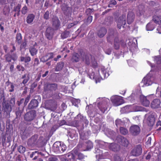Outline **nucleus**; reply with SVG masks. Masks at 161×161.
I'll list each match as a JSON object with an SVG mask.
<instances>
[{
  "mask_svg": "<svg viewBox=\"0 0 161 161\" xmlns=\"http://www.w3.org/2000/svg\"><path fill=\"white\" fill-rule=\"evenodd\" d=\"M130 131L133 135L136 136L140 133V129L138 125H133L130 127Z\"/></svg>",
  "mask_w": 161,
  "mask_h": 161,
  "instance_id": "obj_7",
  "label": "nucleus"
},
{
  "mask_svg": "<svg viewBox=\"0 0 161 161\" xmlns=\"http://www.w3.org/2000/svg\"><path fill=\"white\" fill-rule=\"evenodd\" d=\"M92 16H89L87 20H88V22L89 23H90L91 22H92Z\"/></svg>",
  "mask_w": 161,
  "mask_h": 161,
  "instance_id": "obj_59",
  "label": "nucleus"
},
{
  "mask_svg": "<svg viewBox=\"0 0 161 161\" xmlns=\"http://www.w3.org/2000/svg\"><path fill=\"white\" fill-rule=\"evenodd\" d=\"M80 58V57L79 54L77 53H74L71 58V61L73 62H77L79 61Z\"/></svg>",
  "mask_w": 161,
  "mask_h": 161,
  "instance_id": "obj_24",
  "label": "nucleus"
},
{
  "mask_svg": "<svg viewBox=\"0 0 161 161\" xmlns=\"http://www.w3.org/2000/svg\"><path fill=\"white\" fill-rule=\"evenodd\" d=\"M38 101L35 99L31 100L29 103L28 107L29 108H34L38 106Z\"/></svg>",
  "mask_w": 161,
  "mask_h": 161,
  "instance_id": "obj_17",
  "label": "nucleus"
},
{
  "mask_svg": "<svg viewBox=\"0 0 161 161\" xmlns=\"http://www.w3.org/2000/svg\"><path fill=\"white\" fill-rule=\"evenodd\" d=\"M20 61L22 62L24 61L25 63H27L30 62L31 61V58L29 57H21L20 58Z\"/></svg>",
  "mask_w": 161,
  "mask_h": 161,
  "instance_id": "obj_37",
  "label": "nucleus"
},
{
  "mask_svg": "<svg viewBox=\"0 0 161 161\" xmlns=\"http://www.w3.org/2000/svg\"><path fill=\"white\" fill-rule=\"evenodd\" d=\"M61 142H56L53 145V149L55 152L58 153L60 151L59 147L61 146Z\"/></svg>",
  "mask_w": 161,
  "mask_h": 161,
  "instance_id": "obj_19",
  "label": "nucleus"
},
{
  "mask_svg": "<svg viewBox=\"0 0 161 161\" xmlns=\"http://www.w3.org/2000/svg\"><path fill=\"white\" fill-rule=\"evenodd\" d=\"M22 41V36L21 34L18 33L17 34L16 37V41L19 44H20Z\"/></svg>",
  "mask_w": 161,
  "mask_h": 161,
  "instance_id": "obj_38",
  "label": "nucleus"
},
{
  "mask_svg": "<svg viewBox=\"0 0 161 161\" xmlns=\"http://www.w3.org/2000/svg\"><path fill=\"white\" fill-rule=\"evenodd\" d=\"M94 77L95 78L96 83H97V82H100V80L103 79L101 76H100V77L98 78V79H97V78L95 77Z\"/></svg>",
  "mask_w": 161,
  "mask_h": 161,
  "instance_id": "obj_54",
  "label": "nucleus"
},
{
  "mask_svg": "<svg viewBox=\"0 0 161 161\" xmlns=\"http://www.w3.org/2000/svg\"><path fill=\"white\" fill-rule=\"evenodd\" d=\"M64 64L63 62H60L58 64L55 69V71H58L61 70L64 66Z\"/></svg>",
  "mask_w": 161,
  "mask_h": 161,
  "instance_id": "obj_33",
  "label": "nucleus"
},
{
  "mask_svg": "<svg viewBox=\"0 0 161 161\" xmlns=\"http://www.w3.org/2000/svg\"><path fill=\"white\" fill-rule=\"evenodd\" d=\"M154 61L158 64H160L161 62V57L158 56L154 57Z\"/></svg>",
  "mask_w": 161,
  "mask_h": 161,
  "instance_id": "obj_42",
  "label": "nucleus"
},
{
  "mask_svg": "<svg viewBox=\"0 0 161 161\" xmlns=\"http://www.w3.org/2000/svg\"><path fill=\"white\" fill-rule=\"evenodd\" d=\"M108 147L110 150L114 152L117 151L119 149V146L115 143H109V145Z\"/></svg>",
  "mask_w": 161,
  "mask_h": 161,
  "instance_id": "obj_12",
  "label": "nucleus"
},
{
  "mask_svg": "<svg viewBox=\"0 0 161 161\" xmlns=\"http://www.w3.org/2000/svg\"><path fill=\"white\" fill-rule=\"evenodd\" d=\"M30 96H29L25 98V100L24 103V104L25 105H26L27 104L29 101V100L30 99Z\"/></svg>",
  "mask_w": 161,
  "mask_h": 161,
  "instance_id": "obj_56",
  "label": "nucleus"
},
{
  "mask_svg": "<svg viewBox=\"0 0 161 161\" xmlns=\"http://www.w3.org/2000/svg\"><path fill=\"white\" fill-rule=\"evenodd\" d=\"M62 153L64 152L66 149V146L63 143L61 142V146H60Z\"/></svg>",
  "mask_w": 161,
  "mask_h": 161,
  "instance_id": "obj_45",
  "label": "nucleus"
},
{
  "mask_svg": "<svg viewBox=\"0 0 161 161\" xmlns=\"http://www.w3.org/2000/svg\"><path fill=\"white\" fill-rule=\"evenodd\" d=\"M36 46L34 45L33 47H31L29 49V51L31 55L33 56L36 55L37 52V50L35 47Z\"/></svg>",
  "mask_w": 161,
  "mask_h": 161,
  "instance_id": "obj_29",
  "label": "nucleus"
},
{
  "mask_svg": "<svg viewBox=\"0 0 161 161\" xmlns=\"http://www.w3.org/2000/svg\"><path fill=\"white\" fill-rule=\"evenodd\" d=\"M119 42L117 41L116 40L114 41V48L116 49H118L119 48Z\"/></svg>",
  "mask_w": 161,
  "mask_h": 161,
  "instance_id": "obj_46",
  "label": "nucleus"
},
{
  "mask_svg": "<svg viewBox=\"0 0 161 161\" xmlns=\"http://www.w3.org/2000/svg\"><path fill=\"white\" fill-rule=\"evenodd\" d=\"M107 69H106L104 67H102L101 69V71L102 73L103 78L104 79L106 77H108L109 75V73L108 72L107 73Z\"/></svg>",
  "mask_w": 161,
  "mask_h": 161,
  "instance_id": "obj_32",
  "label": "nucleus"
},
{
  "mask_svg": "<svg viewBox=\"0 0 161 161\" xmlns=\"http://www.w3.org/2000/svg\"><path fill=\"white\" fill-rule=\"evenodd\" d=\"M28 10V8L25 5L22 8L21 13L22 14H25L27 13Z\"/></svg>",
  "mask_w": 161,
  "mask_h": 161,
  "instance_id": "obj_44",
  "label": "nucleus"
},
{
  "mask_svg": "<svg viewBox=\"0 0 161 161\" xmlns=\"http://www.w3.org/2000/svg\"><path fill=\"white\" fill-rule=\"evenodd\" d=\"M22 78L24 79L22 83L24 84L27 83L30 79L29 75L26 74H25L23 75Z\"/></svg>",
  "mask_w": 161,
  "mask_h": 161,
  "instance_id": "obj_35",
  "label": "nucleus"
},
{
  "mask_svg": "<svg viewBox=\"0 0 161 161\" xmlns=\"http://www.w3.org/2000/svg\"><path fill=\"white\" fill-rule=\"evenodd\" d=\"M115 124L116 126L118 127L119 126L120 127L121 125H123L124 124V123L120 119H117L115 121Z\"/></svg>",
  "mask_w": 161,
  "mask_h": 161,
  "instance_id": "obj_36",
  "label": "nucleus"
},
{
  "mask_svg": "<svg viewBox=\"0 0 161 161\" xmlns=\"http://www.w3.org/2000/svg\"><path fill=\"white\" fill-rule=\"evenodd\" d=\"M17 68L19 71L21 70L22 71H23L25 70V69L23 67L19 65L17 66Z\"/></svg>",
  "mask_w": 161,
  "mask_h": 161,
  "instance_id": "obj_51",
  "label": "nucleus"
},
{
  "mask_svg": "<svg viewBox=\"0 0 161 161\" xmlns=\"http://www.w3.org/2000/svg\"><path fill=\"white\" fill-rule=\"evenodd\" d=\"M96 142L97 144V147L102 148H105L109 145V143L101 141L96 140Z\"/></svg>",
  "mask_w": 161,
  "mask_h": 161,
  "instance_id": "obj_13",
  "label": "nucleus"
},
{
  "mask_svg": "<svg viewBox=\"0 0 161 161\" xmlns=\"http://www.w3.org/2000/svg\"><path fill=\"white\" fill-rule=\"evenodd\" d=\"M158 161H161V152L160 153L158 156Z\"/></svg>",
  "mask_w": 161,
  "mask_h": 161,
  "instance_id": "obj_64",
  "label": "nucleus"
},
{
  "mask_svg": "<svg viewBox=\"0 0 161 161\" xmlns=\"http://www.w3.org/2000/svg\"><path fill=\"white\" fill-rule=\"evenodd\" d=\"M153 20L157 24L161 25V15H155Z\"/></svg>",
  "mask_w": 161,
  "mask_h": 161,
  "instance_id": "obj_22",
  "label": "nucleus"
},
{
  "mask_svg": "<svg viewBox=\"0 0 161 161\" xmlns=\"http://www.w3.org/2000/svg\"><path fill=\"white\" fill-rule=\"evenodd\" d=\"M131 106V108H133V111L136 112L144 111V108L140 106L137 105Z\"/></svg>",
  "mask_w": 161,
  "mask_h": 161,
  "instance_id": "obj_30",
  "label": "nucleus"
},
{
  "mask_svg": "<svg viewBox=\"0 0 161 161\" xmlns=\"http://www.w3.org/2000/svg\"><path fill=\"white\" fill-rule=\"evenodd\" d=\"M37 139V135L33 136L30 139L28 140L27 144L29 146H33L36 143Z\"/></svg>",
  "mask_w": 161,
  "mask_h": 161,
  "instance_id": "obj_14",
  "label": "nucleus"
},
{
  "mask_svg": "<svg viewBox=\"0 0 161 161\" xmlns=\"http://www.w3.org/2000/svg\"><path fill=\"white\" fill-rule=\"evenodd\" d=\"M114 161H121V159L119 156L115 155L114 157Z\"/></svg>",
  "mask_w": 161,
  "mask_h": 161,
  "instance_id": "obj_50",
  "label": "nucleus"
},
{
  "mask_svg": "<svg viewBox=\"0 0 161 161\" xmlns=\"http://www.w3.org/2000/svg\"><path fill=\"white\" fill-rule=\"evenodd\" d=\"M157 117V115L155 113H152L149 115L147 119V123L150 126H153L155 123V119Z\"/></svg>",
  "mask_w": 161,
  "mask_h": 161,
  "instance_id": "obj_6",
  "label": "nucleus"
},
{
  "mask_svg": "<svg viewBox=\"0 0 161 161\" xmlns=\"http://www.w3.org/2000/svg\"><path fill=\"white\" fill-rule=\"evenodd\" d=\"M97 101H101L100 102L98 103V107L103 113H104L107 109L108 104L109 101V100L106 98H99L97 99Z\"/></svg>",
  "mask_w": 161,
  "mask_h": 161,
  "instance_id": "obj_1",
  "label": "nucleus"
},
{
  "mask_svg": "<svg viewBox=\"0 0 161 161\" xmlns=\"http://www.w3.org/2000/svg\"><path fill=\"white\" fill-rule=\"evenodd\" d=\"M14 57H13V56L11 57L12 59H13L14 60H16L17 58V56L16 55V54H14Z\"/></svg>",
  "mask_w": 161,
  "mask_h": 161,
  "instance_id": "obj_62",
  "label": "nucleus"
},
{
  "mask_svg": "<svg viewBox=\"0 0 161 161\" xmlns=\"http://www.w3.org/2000/svg\"><path fill=\"white\" fill-rule=\"evenodd\" d=\"M150 96L147 97H146L144 96L143 95H141L140 96V99L141 101L142 102V104L146 107L148 106L150 104V102L147 99H149Z\"/></svg>",
  "mask_w": 161,
  "mask_h": 161,
  "instance_id": "obj_10",
  "label": "nucleus"
},
{
  "mask_svg": "<svg viewBox=\"0 0 161 161\" xmlns=\"http://www.w3.org/2000/svg\"><path fill=\"white\" fill-rule=\"evenodd\" d=\"M116 141L120 145L125 147H127L129 144V142L126 138L120 136L117 137Z\"/></svg>",
  "mask_w": 161,
  "mask_h": 161,
  "instance_id": "obj_4",
  "label": "nucleus"
},
{
  "mask_svg": "<svg viewBox=\"0 0 161 161\" xmlns=\"http://www.w3.org/2000/svg\"><path fill=\"white\" fill-rule=\"evenodd\" d=\"M53 31V29L51 27H48L46 30V36L49 39L51 38Z\"/></svg>",
  "mask_w": 161,
  "mask_h": 161,
  "instance_id": "obj_25",
  "label": "nucleus"
},
{
  "mask_svg": "<svg viewBox=\"0 0 161 161\" xmlns=\"http://www.w3.org/2000/svg\"><path fill=\"white\" fill-rule=\"evenodd\" d=\"M161 30V27H159L157 28V30L158 31V33L159 34H161V31H160Z\"/></svg>",
  "mask_w": 161,
  "mask_h": 161,
  "instance_id": "obj_63",
  "label": "nucleus"
},
{
  "mask_svg": "<svg viewBox=\"0 0 161 161\" xmlns=\"http://www.w3.org/2000/svg\"><path fill=\"white\" fill-rule=\"evenodd\" d=\"M120 133L123 135H126L128 133V130L123 127H120Z\"/></svg>",
  "mask_w": 161,
  "mask_h": 161,
  "instance_id": "obj_41",
  "label": "nucleus"
},
{
  "mask_svg": "<svg viewBox=\"0 0 161 161\" xmlns=\"http://www.w3.org/2000/svg\"><path fill=\"white\" fill-rule=\"evenodd\" d=\"M61 58V56L60 55H58L57 56V58H55L54 59V60L55 61H57L58 60Z\"/></svg>",
  "mask_w": 161,
  "mask_h": 161,
  "instance_id": "obj_61",
  "label": "nucleus"
},
{
  "mask_svg": "<svg viewBox=\"0 0 161 161\" xmlns=\"http://www.w3.org/2000/svg\"><path fill=\"white\" fill-rule=\"evenodd\" d=\"M111 100L115 106H119L123 103V100L122 97L116 96L112 97Z\"/></svg>",
  "mask_w": 161,
  "mask_h": 161,
  "instance_id": "obj_3",
  "label": "nucleus"
},
{
  "mask_svg": "<svg viewBox=\"0 0 161 161\" xmlns=\"http://www.w3.org/2000/svg\"><path fill=\"white\" fill-rule=\"evenodd\" d=\"M85 145L86 147V149L84 151H87L90 150L93 147V145L92 142L90 141H88L86 142Z\"/></svg>",
  "mask_w": 161,
  "mask_h": 161,
  "instance_id": "obj_31",
  "label": "nucleus"
},
{
  "mask_svg": "<svg viewBox=\"0 0 161 161\" xmlns=\"http://www.w3.org/2000/svg\"><path fill=\"white\" fill-rule=\"evenodd\" d=\"M77 155L73 154L72 153H69L67 154V158L70 160V161H77Z\"/></svg>",
  "mask_w": 161,
  "mask_h": 161,
  "instance_id": "obj_23",
  "label": "nucleus"
},
{
  "mask_svg": "<svg viewBox=\"0 0 161 161\" xmlns=\"http://www.w3.org/2000/svg\"><path fill=\"white\" fill-rule=\"evenodd\" d=\"M18 151L21 153H24L25 151V148L22 146H19L18 147Z\"/></svg>",
  "mask_w": 161,
  "mask_h": 161,
  "instance_id": "obj_40",
  "label": "nucleus"
},
{
  "mask_svg": "<svg viewBox=\"0 0 161 161\" xmlns=\"http://www.w3.org/2000/svg\"><path fill=\"white\" fill-rule=\"evenodd\" d=\"M108 136L113 139L115 140L117 138L115 137L116 133L113 130H108L106 133Z\"/></svg>",
  "mask_w": 161,
  "mask_h": 161,
  "instance_id": "obj_18",
  "label": "nucleus"
},
{
  "mask_svg": "<svg viewBox=\"0 0 161 161\" xmlns=\"http://www.w3.org/2000/svg\"><path fill=\"white\" fill-rule=\"evenodd\" d=\"M49 13L48 11H47L45 13L44 15V18L47 19H48L49 16Z\"/></svg>",
  "mask_w": 161,
  "mask_h": 161,
  "instance_id": "obj_52",
  "label": "nucleus"
},
{
  "mask_svg": "<svg viewBox=\"0 0 161 161\" xmlns=\"http://www.w3.org/2000/svg\"><path fill=\"white\" fill-rule=\"evenodd\" d=\"M160 100L156 99L154 100L152 102L151 106L152 108H158L160 105Z\"/></svg>",
  "mask_w": 161,
  "mask_h": 161,
  "instance_id": "obj_16",
  "label": "nucleus"
},
{
  "mask_svg": "<svg viewBox=\"0 0 161 161\" xmlns=\"http://www.w3.org/2000/svg\"><path fill=\"white\" fill-rule=\"evenodd\" d=\"M6 59L8 62H10L11 60V57L9 55H6Z\"/></svg>",
  "mask_w": 161,
  "mask_h": 161,
  "instance_id": "obj_53",
  "label": "nucleus"
},
{
  "mask_svg": "<svg viewBox=\"0 0 161 161\" xmlns=\"http://www.w3.org/2000/svg\"><path fill=\"white\" fill-rule=\"evenodd\" d=\"M142 7H143L142 6H141L139 7V12L137 13V14L138 15L140 16L143 14L144 10L142 9Z\"/></svg>",
  "mask_w": 161,
  "mask_h": 161,
  "instance_id": "obj_48",
  "label": "nucleus"
},
{
  "mask_svg": "<svg viewBox=\"0 0 161 161\" xmlns=\"http://www.w3.org/2000/svg\"><path fill=\"white\" fill-rule=\"evenodd\" d=\"M77 156L78 159L79 160H81L84 158V155L81 153H78L77 155L76 156Z\"/></svg>",
  "mask_w": 161,
  "mask_h": 161,
  "instance_id": "obj_49",
  "label": "nucleus"
},
{
  "mask_svg": "<svg viewBox=\"0 0 161 161\" xmlns=\"http://www.w3.org/2000/svg\"><path fill=\"white\" fill-rule=\"evenodd\" d=\"M35 18V15L32 14H28L27 17L26 21L28 24H32Z\"/></svg>",
  "mask_w": 161,
  "mask_h": 161,
  "instance_id": "obj_20",
  "label": "nucleus"
},
{
  "mask_svg": "<svg viewBox=\"0 0 161 161\" xmlns=\"http://www.w3.org/2000/svg\"><path fill=\"white\" fill-rule=\"evenodd\" d=\"M35 64H36L37 65H38L39 64V61L37 58H35Z\"/></svg>",
  "mask_w": 161,
  "mask_h": 161,
  "instance_id": "obj_60",
  "label": "nucleus"
},
{
  "mask_svg": "<svg viewBox=\"0 0 161 161\" xmlns=\"http://www.w3.org/2000/svg\"><path fill=\"white\" fill-rule=\"evenodd\" d=\"M93 12V10L92 9L89 8L86 9V12L87 14H89Z\"/></svg>",
  "mask_w": 161,
  "mask_h": 161,
  "instance_id": "obj_58",
  "label": "nucleus"
},
{
  "mask_svg": "<svg viewBox=\"0 0 161 161\" xmlns=\"http://www.w3.org/2000/svg\"><path fill=\"white\" fill-rule=\"evenodd\" d=\"M80 137L82 140H86L88 137V135L87 133H81L80 134Z\"/></svg>",
  "mask_w": 161,
  "mask_h": 161,
  "instance_id": "obj_39",
  "label": "nucleus"
},
{
  "mask_svg": "<svg viewBox=\"0 0 161 161\" xmlns=\"http://www.w3.org/2000/svg\"><path fill=\"white\" fill-rule=\"evenodd\" d=\"M131 107V106H125L121 108L120 112L122 114L129 113L131 111L130 110Z\"/></svg>",
  "mask_w": 161,
  "mask_h": 161,
  "instance_id": "obj_26",
  "label": "nucleus"
},
{
  "mask_svg": "<svg viewBox=\"0 0 161 161\" xmlns=\"http://www.w3.org/2000/svg\"><path fill=\"white\" fill-rule=\"evenodd\" d=\"M153 77L149 73L145 77L141 83V85L143 87L151 85L153 82Z\"/></svg>",
  "mask_w": 161,
  "mask_h": 161,
  "instance_id": "obj_2",
  "label": "nucleus"
},
{
  "mask_svg": "<svg viewBox=\"0 0 161 161\" xmlns=\"http://www.w3.org/2000/svg\"><path fill=\"white\" fill-rule=\"evenodd\" d=\"M26 42H23L21 45L20 48H21V49L23 48H25L26 47Z\"/></svg>",
  "mask_w": 161,
  "mask_h": 161,
  "instance_id": "obj_57",
  "label": "nucleus"
},
{
  "mask_svg": "<svg viewBox=\"0 0 161 161\" xmlns=\"http://www.w3.org/2000/svg\"><path fill=\"white\" fill-rule=\"evenodd\" d=\"M57 88V85L55 84H48L47 86V89L51 91H55Z\"/></svg>",
  "mask_w": 161,
  "mask_h": 161,
  "instance_id": "obj_28",
  "label": "nucleus"
},
{
  "mask_svg": "<svg viewBox=\"0 0 161 161\" xmlns=\"http://www.w3.org/2000/svg\"><path fill=\"white\" fill-rule=\"evenodd\" d=\"M53 54L52 53H48L43 56L41 59V61L45 62L53 58Z\"/></svg>",
  "mask_w": 161,
  "mask_h": 161,
  "instance_id": "obj_11",
  "label": "nucleus"
},
{
  "mask_svg": "<svg viewBox=\"0 0 161 161\" xmlns=\"http://www.w3.org/2000/svg\"><path fill=\"white\" fill-rule=\"evenodd\" d=\"M117 26L119 29H120L122 25H125L126 23V16L122 15L120 16L117 21Z\"/></svg>",
  "mask_w": 161,
  "mask_h": 161,
  "instance_id": "obj_8",
  "label": "nucleus"
},
{
  "mask_svg": "<svg viewBox=\"0 0 161 161\" xmlns=\"http://www.w3.org/2000/svg\"><path fill=\"white\" fill-rule=\"evenodd\" d=\"M52 21L53 26L55 29H57L60 25L58 19L56 17H55L52 19Z\"/></svg>",
  "mask_w": 161,
  "mask_h": 161,
  "instance_id": "obj_21",
  "label": "nucleus"
},
{
  "mask_svg": "<svg viewBox=\"0 0 161 161\" xmlns=\"http://www.w3.org/2000/svg\"><path fill=\"white\" fill-rule=\"evenodd\" d=\"M107 32L106 29L104 28H101L97 33L98 36L100 37H103Z\"/></svg>",
  "mask_w": 161,
  "mask_h": 161,
  "instance_id": "obj_27",
  "label": "nucleus"
},
{
  "mask_svg": "<svg viewBox=\"0 0 161 161\" xmlns=\"http://www.w3.org/2000/svg\"><path fill=\"white\" fill-rule=\"evenodd\" d=\"M142 153V148L140 145L136 147L132 151L131 154L133 156H137L140 155Z\"/></svg>",
  "mask_w": 161,
  "mask_h": 161,
  "instance_id": "obj_9",
  "label": "nucleus"
},
{
  "mask_svg": "<svg viewBox=\"0 0 161 161\" xmlns=\"http://www.w3.org/2000/svg\"><path fill=\"white\" fill-rule=\"evenodd\" d=\"M36 116V112L34 110H31L27 112L25 115L24 119L27 121L33 120Z\"/></svg>",
  "mask_w": 161,
  "mask_h": 161,
  "instance_id": "obj_5",
  "label": "nucleus"
},
{
  "mask_svg": "<svg viewBox=\"0 0 161 161\" xmlns=\"http://www.w3.org/2000/svg\"><path fill=\"white\" fill-rule=\"evenodd\" d=\"M21 8V5L18 4L17 6L14 7V10L15 12H20V8Z\"/></svg>",
  "mask_w": 161,
  "mask_h": 161,
  "instance_id": "obj_47",
  "label": "nucleus"
},
{
  "mask_svg": "<svg viewBox=\"0 0 161 161\" xmlns=\"http://www.w3.org/2000/svg\"><path fill=\"white\" fill-rule=\"evenodd\" d=\"M15 101L14 98H13L11 99L10 101V106H13L15 104Z\"/></svg>",
  "mask_w": 161,
  "mask_h": 161,
  "instance_id": "obj_55",
  "label": "nucleus"
},
{
  "mask_svg": "<svg viewBox=\"0 0 161 161\" xmlns=\"http://www.w3.org/2000/svg\"><path fill=\"white\" fill-rule=\"evenodd\" d=\"M69 35V32L68 31H65L63 33L61 34V36L62 38L64 39L68 36Z\"/></svg>",
  "mask_w": 161,
  "mask_h": 161,
  "instance_id": "obj_43",
  "label": "nucleus"
},
{
  "mask_svg": "<svg viewBox=\"0 0 161 161\" xmlns=\"http://www.w3.org/2000/svg\"><path fill=\"white\" fill-rule=\"evenodd\" d=\"M155 26L154 24L152 23H148L146 26V30L147 31L153 30Z\"/></svg>",
  "mask_w": 161,
  "mask_h": 161,
  "instance_id": "obj_34",
  "label": "nucleus"
},
{
  "mask_svg": "<svg viewBox=\"0 0 161 161\" xmlns=\"http://www.w3.org/2000/svg\"><path fill=\"white\" fill-rule=\"evenodd\" d=\"M135 18V15L133 13L129 12L127 16V21L128 24H131L133 22Z\"/></svg>",
  "mask_w": 161,
  "mask_h": 161,
  "instance_id": "obj_15",
  "label": "nucleus"
}]
</instances>
